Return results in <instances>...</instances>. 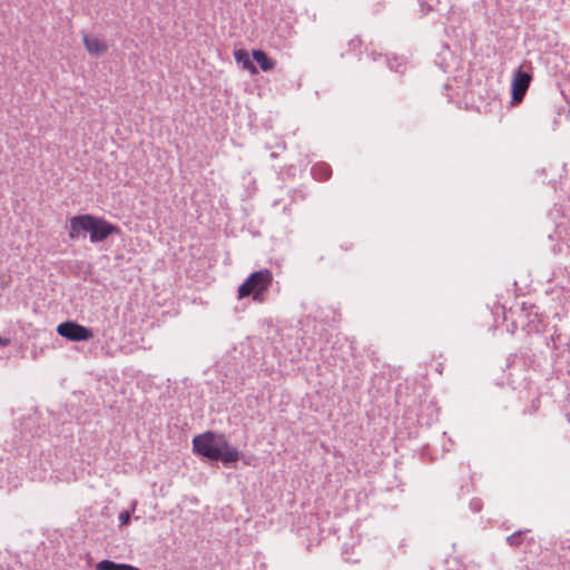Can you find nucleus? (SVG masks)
<instances>
[{
    "label": "nucleus",
    "instance_id": "1",
    "mask_svg": "<svg viewBox=\"0 0 570 570\" xmlns=\"http://www.w3.org/2000/svg\"><path fill=\"white\" fill-rule=\"evenodd\" d=\"M193 452L209 461L233 464L240 459V452L230 445L224 433L206 431L193 438Z\"/></svg>",
    "mask_w": 570,
    "mask_h": 570
},
{
    "label": "nucleus",
    "instance_id": "2",
    "mask_svg": "<svg viewBox=\"0 0 570 570\" xmlns=\"http://www.w3.org/2000/svg\"><path fill=\"white\" fill-rule=\"evenodd\" d=\"M89 233L91 243H100L106 240L110 235L119 234L120 228L101 217L90 214H81L70 218L69 220V238L78 239L85 237Z\"/></svg>",
    "mask_w": 570,
    "mask_h": 570
},
{
    "label": "nucleus",
    "instance_id": "3",
    "mask_svg": "<svg viewBox=\"0 0 570 570\" xmlns=\"http://www.w3.org/2000/svg\"><path fill=\"white\" fill-rule=\"evenodd\" d=\"M273 281L269 269H261L252 273L246 281L238 287V297L252 296L254 301L263 302L264 293L268 289Z\"/></svg>",
    "mask_w": 570,
    "mask_h": 570
},
{
    "label": "nucleus",
    "instance_id": "4",
    "mask_svg": "<svg viewBox=\"0 0 570 570\" xmlns=\"http://www.w3.org/2000/svg\"><path fill=\"white\" fill-rule=\"evenodd\" d=\"M57 333L72 342L88 341L94 336L92 330L73 321L60 323Z\"/></svg>",
    "mask_w": 570,
    "mask_h": 570
},
{
    "label": "nucleus",
    "instance_id": "5",
    "mask_svg": "<svg viewBox=\"0 0 570 570\" xmlns=\"http://www.w3.org/2000/svg\"><path fill=\"white\" fill-rule=\"evenodd\" d=\"M531 80H532L531 73L524 71L522 69V67H519L513 72L511 92H512V101L514 104H519L523 100V98L529 89Z\"/></svg>",
    "mask_w": 570,
    "mask_h": 570
},
{
    "label": "nucleus",
    "instance_id": "6",
    "mask_svg": "<svg viewBox=\"0 0 570 570\" xmlns=\"http://www.w3.org/2000/svg\"><path fill=\"white\" fill-rule=\"evenodd\" d=\"M30 478L33 481H46L53 478L52 464L48 460L39 459L38 463H33L30 470Z\"/></svg>",
    "mask_w": 570,
    "mask_h": 570
},
{
    "label": "nucleus",
    "instance_id": "7",
    "mask_svg": "<svg viewBox=\"0 0 570 570\" xmlns=\"http://www.w3.org/2000/svg\"><path fill=\"white\" fill-rule=\"evenodd\" d=\"M82 38L85 48L91 55L99 56L108 50L106 42L97 37H90L87 33H83Z\"/></svg>",
    "mask_w": 570,
    "mask_h": 570
},
{
    "label": "nucleus",
    "instance_id": "8",
    "mask_svg": "<svg viewBox=\"0 0 570 570\" xmlns=\"http://www.w3.org/2000/svg\"><path fill=\"white\" fill-rule=\"evenodd\" d=\"M234 58H235V61L238 65H240L244 70H247L252 73L257 72V69H256L255 65L253 63V61L250 60L249 55L246 50H244V49L235 50Z\"/></svg>",
    "mask_w": 570,
    "mask_h": 570
},
{
    "label": "nucleus",
    "instance_id": "9",
    "mask_svg": "<svg viewBox=\"0 0 570 570\" xmlns=\"http://www.w3.org/2000/svg\"><path fill=\"white\" fill-rule=\"evenodd\" d=\"M372 58L373 61H377L379 58L383 60V62L386 65V67L395 72H402V67L404 66V60L400 58H394L393 61L386 57H383L382 53H376L375 51H372L371 53H367V57Z\"/></svg>",
    "mask_w": 570,
    "mask_h": 570
},
{
    "label": "nucleus",
    "instance_id": "10",
    "mask_svg": "<svg viewBox=\"0 0 570 570\" xmlns=\"http://www.w3.org/2000/svg\"><path fill=\"white\" fill-rule=\"evenodd\" d=\"M253 59L259 65L263 71H269L274 68L275 62L272 60L265 51L261 49L253 50Z\"/></svg>",
    "mask_w": 570,
    "mask_h": 570
},
{
    "label": "nucleus",
    "instance_id": "11",
    "mask_svg": "<svg viewBox=\"0 0 570 570\" xmlns=\"http://www.w3.org/2000/svg\"><path fill=\"white\" fill-rule=\"evenodd\" d=\"M311 174L316 180L324 181L331 177L332 168L326 163H317L313 165Z\"/></svg>",
    "mask_w": 570,
    "mask_h": 570
},
{
    "label": "nucleus",
    "instance_id": "12",
    "mask_svg": "<svg viewBox=\"0 0 570 570\" xmlns=\"http://www.w3.org/2000/svg\"><path fill=\"white\" fill-rule=\"evenodd\" d=\"M530 532V530H518L513 532L512 534L508 535L505 538V542L513 548L520 547L522 541L524 540V535Z\"/></svg>",
    "mask_w": 570,
    "mask_h": 570
},
{
    "label": "nucleus",
    "instance_id": "13",
    "mask_svg": "<svg viewBox=\"0 0 570 570\" xmlns=\"http://www.w3.org/2000/svg\"><path fill=\"white\" fill-rule=\"evenodd\" d=\"M125 563H116L111 560H101L97 563L96 570H124Z\"/></svg>",
    "mask_w": 570,
    "mask_h": 570
},
{
    "label": "nucleus",
    "instance_id": "14",
    "mask_svg": "<svg viewBox=\"0 0 570 570\" xmlns=\"http://www.w3.org/2000/svg\"><path fill=\"white\" fill-rule=\"evenodd\" d=\"M131 512L128 510H124L119 513L118 519L120 527L127 525L130 522Z\"/></svg>",
    "mask_w": 570,
    "mask_h": 570
},
{
    "label": "nucleus",
    "instance_id": "15",
    "mask_svg": "<svg viewBox=\"0 0 570 570\" xmlns=\"http://www.w3.org/2000/svg\"><path fill=\"white\" fill-rule=\"evenodd\" d=\"M469 507L472 512H480L482 509V501L480 499L474 498L470 501Z\"/></svg>",
    "mask_w": 570,
    "mask_h": 570
},
{
    "label": "nucleus",
    "instance_id": "16",
    "mask_svg": "<svg viewBox=\"0 0 570 570\" xmlns=\"http://www.w3.org/2000/svg\"><path fill=\"white\" fill-rule=\"evenodd\" d=\"M361 43V40L355 38V39H352L351 42H350V47L355 49L358 45Z\"/></svg>",
    "mask_w": 570,
    "mask_h": 570
},
{
    "label": "nucleus",
    "instance_id": "17",
    "mask_svg": "<svg viewBox=\"0 0 570 570\" xmlns=\"http://www.w3.org/2000/svg\"><path fill=\"white\" fill-rule=\"evenodd\" d=\"M10 344L9 338H4L0 336V346H8Z\"/></svg>",
    "mask_w": 570,
    "mask_h": 570
}]
</instances>
